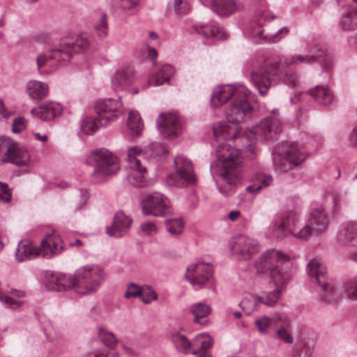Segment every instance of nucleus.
Wrapping results in <instances>:
<instances>
[{
    "instance_id": "ea45409f",
    "label": "nucleus",
    "mask_w": 357,
    "mask_h": 357,
    "mask_svg": "<svg viewBox=\"0 0 357 357\" xmlns=\"http://www.w3.org/2000/svg\"><path fill=\"white\" fill-rule=\"evenodd\" d=\"M102 126L98 116H87L82 121L81 129L86 135H93Z\"/></svg>"
},
{
    "instance_id": "bb28decb",
    "label": "nucleus",
    "mask_w": 357,
    "mask_h": 357,
    "mask_svg": "<svg viewBox=\"0 0 357 357\" xmlns=\"http://www.w3.org/2000/svg\"><path fill=\"white\" fill-rule=\"evenodd\" d=\"M275 325L279 327L277 331L278 337L285 343L292 344L294 337L290 333L291 322L288 317L284 314L274 315Z\"/></svg>"
},
{
    "instance_id": "dca6fc26",
    "label": "nucleus",
    "mask_w": 357,
    "mask_h": 357,
    "mask_svg": "<svg viewBox=\"0 0 357 357\" xmlns=\"http://www.w3.org/2000/svg\"><path fill=\"white\" fill-rule=\"evenodd\" d=\"M172 342L176 349L184 354H198L199 348H210L212 340L206 334H199L190 342L185 335L176 333L172 336Z\"/></svg>"
},
{
    "instance_id": "2eb2a0df",
    "label": "nucleus",
    "mask_w": 357,
    "mask_h": 357,
    "mask_svg": "<svg viewBox=\"0 0 357 357\" xmlns=\"http://www.w3.org/2000/svg\"><path fill=\"white\" fill-rule=\"evenodd\" d=\"M176 173L168 176L167 182L169 185L179 186L184 182L195 183L196 181L194 167L191 161L182 155L174 158Z\"/></svg>"
},
{
    "instance_id": "4d7b16f0",
    "label": "nucleus",
    "mask_w": 357,
    "mask_h": 357,
    "mask_svg": "<svg viewBox=\"0 0 357 357\" xmlns=\"http://www.w3.org/2000/svg\"><path fill=\"white\" fill-rule=\"evenodd\" d=\"M257 24L259 26L262 25V23L264 21H266V20H268L269 18H274L273 15H271V13L269 11L265 10L261 11L257 14Z\"/></svg>"
},
{
    "instance_id": "0e129e2a",
    "label": "nucleus",
    "mask_w": 357,
    "mask_h": 357,
    "mask_svg": "<svg viewBox=\"0 0 357 357\" xmlns=\"http://www.w3.org/2000/svg\"><path fill=\"white\" fill-rule=\"evenodd\" d=\"M153 146H158L160 148V151H153V153L157 155H165L167 153V150L165 149V147L163 146V145H161V144H153Z\"/></svg>"
},
{
    "instance_id": "f3484780",
    "label": "nucleus",
    "mask_w": 357,
    "mask_h": 357,
    "mask_svg": "<svg viewBox=\"0 0 357 357\" xmlns=\"http://www.w3.org/2000/svg\"><path fill=\"white\" fill-rule=\"evenodd\" d=\"M142 208L144 213L154 216H168L173 211L169 200L160 193L148 196L143 202Z\"/></svg>"
},
{
    "instance_id": "338daca9",
    "label": "nucleus",
    "mask_w": 357,
    "mask_h": 357,
    "mask_svg": "<svg viewBox=\"0 0 357 357\" xmlns=\"http://www.w3.org/2000/svg\"><path fill=\"white\" fill-rule=\"evenodd\" d=\"M34 135L37 139H38L41 142H45L47 140V137L46 135L41 136L38 132L36 133Z\"/></svg>"
},
{
    "instance_id": "680f3d73",
    "label": "nucleus",
    "mask_w": 357,
    "mask_h": 357,
    "mask_svg": "<svg viewBox=\"0 0 357 357\" xmlns=\"http://www.w3.org/2000/svg\"><path fill=\"white\" fill-rule=\"evenodd\" d=\"M350 142L354 146H357V126L354 128L353 132L350 136Z\"/></svg>"
},
{
    "instance_id": "a878e982",
    "label": "nucleus",
    "mask_w": 357,
    "mask_h": 357,
    "mask_svg": "<svg viewBox=\"0 0 357 357\" xmlns=\"http://www.w3.org/2000/svg\"><path fill=\"white\" fill-rule=\"evenodd\" d=\"M25 89L29 97L33 100H43L49 94L47 84L38 80L29 81L26 84Z\"/></svg>"
},
{
    "instance_id": "4c0bfd02",
    "label": "nucleus",
    "mask_w": 357,
    "mask_h": 357,
    "mask_svg": "<svg viewBox=\"0 0 357 357\" xmlns=\"http://www.w3.org/2000/svg\"><path fill=\"white\" fill-rule=\"evenodd\" d=\"M272 178L263 174H257L252 181V184L246 188V190L250 193H258L262 188L270 185Z\"/></svg>"
},
{
    "instance_id": "b1692460",
    "label": "nucleus",
    "mask_w": 357,
    "mask_h": 357,
    "mask_svg": "<svg viewBox=\"0 0 357 357\" xmlns=\"http://www.w3.org/2000/svg\"><path fill=\"white\" fill-rule=\"evenodd\" d=\"M307 225L312 228V233L319 234L324 232L329 225V219L326 211L322 208L314 210L310 214Z\"/></svg>"
},
{
    "instance_id": "6ab92c4d",
    "label": "nucleus",
    "mask_w": 357,
    "mask_h": 357,
    "mask_svg": "<svg viewBox=\"0 0 357 357\" xmlns=\"http://www.w3.org/2000/svg\"><path fill=\"white\" fill-rule=\"evenodd\" d=\"M230 245L233 255L244 260L250 259L259 251L257 241L245 235L234 237Z\"/></svg>"
},
{
    "instance_id": "de8ad7c7",
    "label": "nucleus",
    "mask_w": 357,
    "mask_h": 357,
    "mask_svg": "<svg viewBox=\"0 0 357 357\" xmlns=\"http://www.w3.org/2000/svg\"><path fill=\"white\" fill-rule=\"evenodd\" d=\"M140 297L144 303H149L158 298L156 293L150 287H142Z\"/></svg>"
},
{
    "instance_id": "1a4fd4ad",
    "label": "nucleus",
    "mask_w": 357,
    "mask_h": 357,
    "mask_svg": "<svg viewBox=\"0 0 357 357\" xmlns=\"http://www.w3.org/2000/svg\"><path fill=\"white\" fill-rule=\"evenodd\" d=\"M305 158V153L295 143H286L277 147L273 153L275 167L282 172H288L293 165H300Z\"/></svg>"
},
{
    "instance_id": "774afa93",
    "label": "nucleus",
    "mask_w": 357,
    "mask_h": 357,
    "mask_svg": "<svg viewBox=\"0 0 357 357\" xmlns=\"http://www.w3.org/2000/svg\"><path fill=\"white\" fill-rule=\"evenodd\" d=\"M82 245V241L79 239H77L75 242L70 243L71 246H81Z\"/></svg>"
},
{
    "instance_id": "5fc2aeb1",
    "label": "nucleus",
    "mask_w": 357,
    "mask_h": 357,
    "mask_svg": "<svg viewBox=\"0 0 357 357\" xmlns=\"http://www.w3.org/2000/svg\"><path fill=\"white\" fill-rule=\"evenodd\" d=\"M14 114L15 112L8 109L4 104V101L0 98V120H6Z\"/></svg>"
},
{
    "instance_id": "58836bf2",
    "label": "nucleus",
    "mask_w": 357,
    "mask_h": 357,
    "mask_svg": "<svg viewBox=\"0 0 357 357\" xmlns=\"http://www.w3.org/2000/svg\"><path fill=\"white\" fill-rule=\"evenodd\" d=\"M190 312L194 315V321L202 324L200 319H204L211 313L209 305L204 303H197L190 307Z\"/></svg>"
},
{
    "instance_id": "0eeeda50",
    "label": "nucleus",
    "mask_w": 357,
    "mask_h": 357,
    "mask_svg": "<svg viewBox=\"0 0 357 357\" xmlns=\"http://www.w3.org/2000/svg\"><path fill=\"white\" fill-rule=\"evenodd\" d=\"M308 273L312 280L318 284L317 291L321 302L332 303L340 299L342 291L328 282L326 268L320 259L314 258L308 264Z\"/></svg>"
},
{
    "instance_id": "cd10ccee",
    "label": "nucleus",
    "mask_w": 357,
    "mask_h": 357,
    "mask_svg": "<svg viewBox=\"0 0 357 357\" xmlns=\"http://www.w3.org/2000/svg\"><path fill=\"white\" fill-rule=\"evenodd\" d=\"M48 287L56 291H61L69 289H74V280L73 278L66 276L61 273H54L49 278Z\"/></svg>"
},
{
    "instance_id": "3c124183",
    "label": "nucleus",
    "mask_w": 357,
    "mask_h": 357,
    "mask_svg": "<svg viewBox=\"0 0 357 357\" xmlns=\"http://www.w3.org/2000/svg\"><path fill=\"white\" fill-rule=\"evenodd\" d=\"M12 192L8 185L0 182V200L5 203H8L11 200Z\"/></svg>"
},
{
    "instance_id": "aec40b11",
    "label": "nucleus",
    "mask_w": 357,
    "mask_h": 357,
    "mask_svg": "<svg viewBox=\"0 0 357 357\" xmlns=\"http://www.w3.org/2000/svg\"><path fill=\"white\" fill-rule=\"evenodd\" d=\"M160 133L165 137H176L181 130V123L178 116L172 113L162 114L158 120Z\"/></svg>"
},
{
    "instance_id": "393cba45",
    "label": "nucleus",
    "mask_w": 357,
    "mask_h": 357,
    "mask_svg": "<svg viewBox=\"0 0 357 357\" xmlns=\"http://www.w3.org/2000/svg\"><path fill=\"white\" fill-rule=\"evenodd\" d=\"M132 220L123 212L116 213L112 227H107V234L110 236H122L130 228Z\"/></svg>"
},
{
    "instance_id": "052dcab7",
    "label": "nucleus",
    "mask_w": 357,
    "mask_h": 357,
    "mask_svg": "<svg viewBox=\"0 0 357 357\" xmlns=\"http://www.w3.org/2000/svg\"><path fill=\"white\" fill-rule=\"evenodd\" d=\"M121 347L125 353L130 357H135L136 353L135 351L130 347L125 345L124 344H121Z\"/></svg>"
},
{
    "instance_id": "603ef678",
    "label": "nucleus",
    "mask_w": 357,
    "mask_h": 357,
    "mask_svg": "<svg viewBox=\"0 0 357 357\" xmlns=\"http://www.w3.org/2000/svg\"><path fill=\"white\" fill-rule=\"evenodd\" d=\"M142 287L135 284H130L125 292V297L129 298L130 297H140Z\"/></svg>"
},
{
    "instance_id": "473e14b6",
    "label": "nucleus",
    "mask_w": 357,
    "mask_h": 357,
    "mask_svg": "<svg viewBox=\"0 0 357 357\" xmlns=\"http://www.w3.org/2000/svg\"><path fill=\"white\" fill-rule=\"evenodd\" d=\"M193 29L196 33L202 35L204 38H215L219 40L226 38V33L222 28L213 25L201 26L195 25L193 26Z\"/></svg>"
},
{
    "instance_id": "f03ea898",
    "label": "nucleus",
    "mask_w": 357,
    "mask_h": 357,
    "mask_svg": "<svg viewBox=\"0 0 357 357\" xmlns=\"http://www.w3.org/2000/svg\"><path fill=\"white\" fill-rule=\"evenodd\" d=\"M308 54H295L289 58H280L266 62L257 69L250 73V81L258 89L261 96H264L271 84V77L281 80L287 85L294 87L297 85L298 79L296 75L289 73V67L291 65L307 64L315 63L319 59L321 60L326 69H330L333 64V55L325 47L318 43L307 45Z\"/></svg>"
},
{
    "instance_id": "13d9d810",
    "label": "nucleus",
    "mask_w": 357,
    "mask_h": 357,
    "mask_svg": "<svg viewBox=\"0 0 357 357\" xmlns=\"http://www.w3.org/2000/svg\"><path fill=\"white\" fill-rule=\"evenodd\" d=\"M86 357H119L116 352H95L88 354Z\"/></svg>"
},
{
    "instance_id": "4be33fe9",
    "label": "nucleus",
    "mask_w": 357,
    "mask_h": 357,
    "mask_svg": "<svg viewBox=\"0 0 357 357\" xmlns=\"http://www.w3.org/2000/svg\"><path fill=\"white\" fill-rule=\"evenodd\" d=\"M237 91V87L232 85H220L216 86L212 93L211 98V106L220 107L228 100L232 101Z\"/></svg>"
},
{
    "instance_id": "e433bc0d",
    "label": "nucleus",
    "mask_w": 357,
    "mask_h": 357,
    "mask_svg": "<svg viewBox=\"0 0 357 357\" xmlns=\"http://www.w3.org/2000/svg\"><path fill=\"white\" fill-rule=\"evenodd\" d=\"M127 126L131 136H138L140 135L144 124L137 112H130L129 113Z\"/></svg>"
},
{
    "instance_id": "09e8293b",
    "label": "nucleus",
    "mask_w": 357,
    "mask_h": 357,
    "mask_svg": "<svg viewBox=\"0 0 357 357\" xmlns=\"http://www.w3.org/2000/svg\"><path fill=\"white\" fill-rule=\"evenodd\" d=\"M174 8L178 15H185L190 9L187 0H174Z\"/></svg>"
},
{
    "instance_id": "2f4dec72",
    "label": "nucleus",
    "mask_w": 357,
    "mask_h": 357,
    "mask_svg": "<svg viewBox=\"0 0 357 357\" xmlns=\"http://www.w3.org/2000/svg\"><path fill=\"white\" fill-rule=\"evenodd\" d=\"M215 12L220 15H229L238 9L235 0H211Z\"/></svg>"
},
{
    "instance_id": "5701e85b",
    "label": "nucleus",
    "mask_w": 357,
    "mask_h": 357,
    "mask_svg": "<svg viewBox=\"0 0 357 357\" xmlns=\"http://www.w3.org/2000/svg\"><path fill=\"white\" fill-rule=\"evenodd\" d=\"M337 243L344 246H357V221L343 224L337 236Z\"/></svg>"
},
{
    "instance_id": "f257e3e1",
    "label": "nucleus",
    "mask_w": 357,
    "mask_h": 357,
    "mask_svg": "<svg viewBox=\"0 0 357 357\" xmlns=\"http://www.w3.org/2000/svg\"><path fill=\"white\" fill-rule=\"evenodd\" d=\"M250 91L244 86H237V91L232 101L225 109L227 122H218L213 126V133L217 141L237 139L245 143V149L252 151L255 141H269L277 138L281 132V123L276 116L264 119L252 130L240 135L241 128L238 124L251 116L252 108L248 101Z\"/></svg>"
},
{
    "instance_id": "c85d7f7f",
    "label": "nucleus",
    "mask_w": 357,
    "mask_h": 357,
    "mask_svg": "<svg viewBox=\"0 0 357 357\" xmlns=\"http://www.w3.org/2000/svg\"><path fill=\"white\" fill-rule=\"evenodd\" d=\"M174 73V68L171 65L164 64L149 77V84L158 86L167 83Z\"/></svg>"
},
{
    "instance_id": "c9c22d12",
    "label": "nucleus",
    "mask_w": 357,
    "mask_h": 357,
    "mask_svg": "<svg viewBox=\"0 0 357 357\" xmlns=\"http://www.w3.org/2000/svg\"><path fill=\"white\" fill-rule=\"evenodd\" d=\"M57 49V47L52 49L50 51L49 54L47 55L46 53L42 52L39 54L36 58V63L37 66V70L40 74L46 73L47 71L44 70L43 68L47 66L50 62L53 61L54 63H57L60 65H64L66 63L65 61H60L56 59L52 58V55L53 52Z\"/></svg>"
},
{
    "instance_id": "39448f33",
    "label": "nucleus",
    "mask_w": 357,
    "mask_h": 357,
    "mask_svg": "<svg viewBox=\"0 0 357 357\" xmlns=\"http://www.w3.org/2000/svg\"><path fill=\"white\" fill-rule=\"evenodd\" d=\"M63 250L62 239L57 231H53L44 237L40 247L35 246L29 240H22L18 243L15 255L16 260L22 262L40 255L49 259L61 253Z\"/></svg>"
},
{
    "instance_id": "e2e57ef3",
    "label": "nucleus",
    "mask_w": 357,
    "mask_h": 357,
    "mask_svg": "<svg viewBox=\"0 0 357 357\" xmlns=\"http://www.w3.org/2000/svg\"><path fill=\"white\" fill-rule=\"evenodd\" d=\"M240 216V212L238 211H232L228 214V218L231 221L236 220Z\"/></svg>"
},
{
    "instance_id": "7ed1b4c3",
    "label": "nucleus",
    "mask_w": 357,
    "mask_h": 357,
    "mask_svg": "<svg viewBox=\"0 0 357 357\" xmlns=\"http://www.w3.org/2000/svg\"><path fill=\"white\" fill-rule=\"evenodd\" d=\"M255 266L257 273L269 275L275 289L268 292L266 297L245 296L240 303V307L247 314L257 310L261 303L268 306L275 304L292 277V264L289 257L279 250L267 251L258 258Z\"/></svg>"
},
{
    "instance_id": "69168bd1",
    "label": "nucleus",
    "mask_w": 357,
    "mask_h": 357,
    "mask_svg": "<svg viewBox=\"0 0 357 357\" xmlns=\"http://www.w3.org/2000/svg\"><path fill=\"white\" fill-rule=\"evenodd\" d=\"M38 40L43 42V43H48L50 41V37L47 34H41L38 36Z\"/></svg>"
},
{
    "instance_id": "7c9ffc66",
    "label": "nucleus",
    "mask_w": 357,
    "mask_h": 357,
    "mask_svg": "<svg viewBox=\"0 0 357 357\" xmlns=\"http://www.w3.org/2000/svg\"><path fill=\"white\" fill-rule=\"evenodd\" d=\"M132 81V73L128 70H119L112 79V88L115 91L123 90Z\"/></svg>"
},
{
    "instance_id": "a211bd4d",
    "label": "nucleus",
    "mask_w": 357,
    "mask_h": 357,
    "mask_svg": "<svg viewBox=\"0 0 357 357\" xmlns=\"http://www.w3.org/2000/svg\"><path fill=\"white\" fill-rule=\"evenodd\" d=\"M95 109L100 125H107L115 121L122 113V103L120 99L108 98L97 102Z\"/></svg>"
},
{
    "instance_id": "f704fd0d",
    "label": "nucleus",
    "mask_w": 357,
    "mask_h": 357,
    "mask_svg": "<svg viewBox=\"0 0 357 357\" xmlns=\"http://www.w3.org/2000/svg\"><path fill=\"white\" fill-rule=\"evenodd\" d=\"M340 24L344 30L349 31L357 29V7H349L343 13Z\"/></svg>"
},
{
    "instance_id": "20e7f679",
    "label": "nucleus",
    "mask_w": 357,
    "mask_h": 357,
    "mask_svg": "<svg viewBox=\"0 0 357 357\" xmlns=\"http://www.w3.org/2000/svg\"><path fill=\"white\" fill-rule=\"evenodd\" d=\"M216 155L221 164L223 178L219 190L222 195L227 196L240 180L242 153L229 144H221L218 147Z\"/></svg>"
},
{
    "instance_id": "8fccbe9b",
    "label": "nucleus",
    "mask_w": 357,
    "mask_h": 357,
    "mask_svg": "<svg viewBox=\"0 0 357 357\" xmlns=\"http://www.w3.org/2000/svg\"><path fill=\"white\" fill-rule=\"evenodd\" d=\"M27 126V121L24 117H18L14 119L12 124V132L20 133L25 130Z\"/></svg>"
},
{
    "instance_id": "6e6d98bb",
    "label": "nucleus",
    "mask_w": 357,
    "mask_h": 357,
    "mask_svg": "<svg viewBox=\"0 0 357 357\" xmlns=\"http://www.w3.org/2000/svg\"><path fill=\"white\" fill-rule=\"evenodd\" d=\"M142 230L146 234L151 235L157 231L156 226L152 222H146L142 225Z\"/></svg>"
},
{
    "instance_id": "864d4df0",
    "label": "nucleus",
    "mask_w": 357,
    "mask_h": 357,
    "mask_svg": "<svg viewBox=\"0 0 357 357\" xmlns=\"http://www.w3.org/2000/svg\"><path fill=\"white\" fill-rule=\"evenodd\" d=\"M141 0H119V6L123 10H132L138 6Z\"/></svg>"
},
{
    "instance_id": "c03bdc74",
    "label": "nucleus",
    "mask_w": 357,
    "mask_h": 357,
    "mask_svg": "<svg viewBox=\"0 0 357 357\" xmlns=\"http://www.w3.org/2000/svg\"><path fill=\"white\" fill-rule=\"evenodd\" d=\"M95 29L98 36L105 38L108 33L107 15L102 13L100 19L95 25Z\"/></svg>"
},
{
    "instance_id": "9d476101",
    "label": "nucleus",
    "mask_w": 357,
    "mask_h": 357,
    "mask_svg": "<svg viewBox=\"0 0 357 357\" xmlns=\"http://www.w3.org/2000/svg\"><path fill=\"white\" fill-rule=\"evenodd\" d=\"M0 161L20 167L27 166L30 162L29 151L9 137H0Z\"/></svg>"
},
{
    "instance_id": "9b49d317",
    "label": "nucleus",
    "mask_w": 357,
    "mask_h": 357,
    "mask_svg": "<svg viewBox=\"0 0 357 357\" xmlns=\"http://www.w3.org/2000/svg\"><path fill=\"white\" fill-rule=\"evenodd\" d=\"M127 161L128 163V180L129 183L140 188L146 183V167L142 165V159H144L142 149L134 146L128 150Z\"/></svg>"
},
{
    "instance_id": "79ce46f5",
    "label": "nucleus",
    "mask_w": 357,
    "mask_h": 357,
    "mask_svg": "<svg viewBox=\"0 0 357 357\" xmlns=\"http://www.w3.org/2000/svg\"><path fill=\"white\" fill-rule=\"evenodd\" d=\"M166 229L172 235L181 234L183 229L182 218H177L167 220L166 221Z\"/></svg>"
},
{
    "instance_id": "a18cd8bd",
    "label": "nucleus",
    "mask_w": 357,
    "mask_h": 357,
    "mask_svg": "<svg viewBox=\"0 0 357 357\" xmlns=\"http://www.w3.org/2000/svg\"><path fill=\"white\" fill-rule=\"evenodd\" d=\"M264 32V29L260 31L259 35L261 37L266 38L270 42L276 43L289 33V29L287 27H282L278 31L277 33L273 35L265 34Z\"/></svg>"
},
{
    "instance_id": "49530a36",
    "label": "nucleus",
    "mask_w": 357,
    "mask_h": 357,
    "mask_svg": "<svg viewBox=\"0 0 357 357\" xmlns=\"http://www.w3.org/2000/svg\"><path fill=\"white\" fill-rule=\"evenodd\" d=\"M344 291L350 300L357 301V278L350 280L344 284Z\"/></svg>"
},
{
    "instance_id": "a19ab883",
    "label": "nucleus",
    "mask_w": 357,
    "mask_h": 357,
    "mask_svg": "<svg viewBox=\"0 0 357 357\" xmlns=\"http://www.w3.org/2000/svg\"><path fill=\"white\" fill-rule=\"evenodd\" d=\"M275 324L274 316L273 318L267 316H262L255 319V326L257 327L258 332L260 334H268L269 328Z\"/></svg>"
},
{
    "instance_id": "f8f14e48",
    "label": "nucleus",
    "mask_w": 357,
    "mask_h": 357,
    "mask_svg": "<svg viewBox=\"0 0 357 357\" xmlns=\"http://www.w3.org/2000/svg\"><path fill=\"white\" fill-rule=\"evenodd\" d=\"M91 158L96 165L93 176L98 181L102 176L114 174L119 170L118 158L107 149H100L93 151Z\"/></svg>"
},
{
    "instance_id": "37998d69",
    "label": "nucleus",
    "mask_w": 357,
    "mask_h": 357,
    "mask_svg": "<svg viewBox=\"0 0 357 357\" xmlns=\"http://www.w3.org/2000/svg\"><path fill=\"white\" fill-rule=\"evenodd\" d=\"M99 337L105 345L109 348L113 349L116 346L117 339L111 332L101 328L99 330Z\"/></svg>"
},
{
    "instance_id": "423d86ee",
    "label": "nucleus",
    "mask_w": 357,
    "mask_h": 357,
    "mask_svg": "<svg viewBox=\"0 0 357 357\" xmlns=\"http://www.w3.org/2000/svg\"><path fill=\"white\" fill-rule=\"evenodd\" d=\"M301 213L296 210L284 213L272 223L273 235L278 238L291 235L298 240L307 241L312 235V228L309 225L301 227Z\"/></svg>"
},
{
    "instance_id": "6e6552de",
    "label": "nucleus",
    "mask_w": 357,
    "mask_h": 357,
    "mask_svg": "<svg viewBox=\"0 0 357 357\" xmlns=\"http://www.w3.org/2000/svg\"><path fill=\"white\" fill-rule=\"evenodd\" d=\"M74 290L79 294L96 291L102 280V271L97 266L79 268L73 276Z\"/></svg>"
},
{
    "instance_id": "412c9836",
    "label": "nucleus",
    "mask_w": 357,
    "mask_h": 357,
    "mask_svg": "<svg viewBox=\"0 0 357 357\" xmlns=\"http://www.w3.org/2000/svg\"><path fill=\"white\" fill-rule=\"evenodd\" d=\"M63 112V107L58 102H46L31 109V114L45 121H50L59 116Z\"/></svg>"
},
{
    "instance_id": "ddd939ff",
    "label": "nucleus",
    "mask_w": 357,
    "mask_h": 357,
    "mask_svg": "<svg viewBox=\"0 0 357 357\" xmlns=\"http://www.w3.org/2000/svg\"><path fill=\"white\" fill-rule=\"evenodd\" d=\"M90 41L87 36L79 35L75 39L70 37L62 38L59 43L57 49L52 55V58L68 62L73 53H79L88 50Z\"/></svg>"
},
{
    "instance_id": "bf43d9fd",
    "label": "nucleus",
    "mask_w": 357,
    "mask_h": 357,
    "mask_svg": "<svg viewBox=\"0 0 357 357\" xmlns=\"http://www.w3.org/2000/svg\"><path fill=\"white\" fill-rule=\"evenodd\" d=\"M147 50H148V56L149 57L150 60L153 62V64H155V59L157 58V52L154 48H151L149 46H147Z\"/></svg>"
},
{
    "instance_id": "72a5a7b5",
    "label": "nucleus",
    "mask_w": 357,
    "mask_h": 357,
    "mask_svg": "<svg viewBox=\"0 0 357 357\" xmlns=\"http://www.w3.org/2000/svg\"><path fill=\"white\" fill-rule=\"evenodd\" d=\"M309 93L314 98L315 101L324 105L332 102L334 98L333 93L328 89L320 86L310 89Z\"/></svg>"
},
{
    "instance_id": "c756f323",
    "label": "nucleus",
    "mask_w": 357,
    "mask_h": 357,
    "mask_svg": "<svg viewBox=\"0 0 357 357\" xmlns=\"http://www.w3.org/2000/svg\"><path fill=\"white\" fill-rule=\"evenodd\" d=\"M25 293L23 291L0 287V301L8 307L13 309L17 308L22 305V302L16 301L15 298H21L24 296Z\"/></svg>"
},
{
    "instance_id": "4468645a",
    "label": "nucleus",
    "mask_w": 357,
    "mask_h": 357,
    "mask_svg": "<svg viewBox=\"0 0 357 357\" xmlns=\"http://www.w3.org/2000/svg\"><path fill=\"white\" fill-rule=\"evenodd\" d=\"M214 268L204 262L192 264L186 268L185 277L195 289H200L213 283Z\"/></svg>"
}]
</instances>
